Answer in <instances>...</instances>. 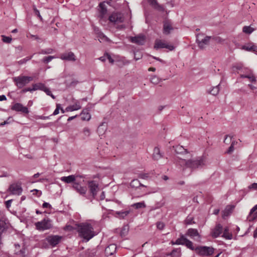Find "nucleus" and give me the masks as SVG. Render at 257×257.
Segmentation results:
<instances>
[{"label": "nucleus", "instance_id": "1", "mask_svg": "<svg viewBox=\"0 0 257 257\" xmlns=\"http://www.w3.org/2000/svg\"><path fill=\"white\" fill-rule=\"evenodd\" d=\"M76 225L79 236L86 241H89L96 234L94 228L90 223L87 222L81 223L76 224Z\"/></svg>", "mask_w": 257, "mask_h": 257}, {"label": "nucleus", "instance_id": "2", "mask_svg": "<svg viewBox=\"0 0 257 257\" xmlns=\"http://www.w3.org/2000/svg\"><path fill=\"white\" fill-rule=\"evenodd\" d=\"M180 159L184 160L185 166L191 169L192 170L202 168L206 164V161L203 156L198 157L195 158L187 160L182 158H180Z\"/></svg>", "mask_w": 257, "mask_h": 257}, {"label": "nucleus", "instance_id": "3", "mask_svg": "<svg viewBox=\"0 0 257 257\" xmlns=\"http://www.w3.org/2000/svg\"><path fill=\"white\" fill-rule=\"evenodd\" d=\"M13 79L15 85L18 88L20 89L32 81L33 80V77L32 76H19L14 77Z\"/></svg>", "mask_w": 257, "mask_h": 257}, {"label": "nucleus", "instance_id": "4", "mask_svg": "<svg viewBox=\"0 0 257 257\" xmlns=\"http://www.w3.org/2000/svg\"><path fill=\"white\" fill-rule=\"evenodd\" d=\"M214 250V248L212 246H198L195 247V251L199 256H208L213 254Z\"/></svg>", "mask_w": 257, "mask_h": 257}, {"label": "nucleus", "instance_id": "5", "mask_svg": "<svg viewBox=\"0 0 257 257\" xmlns=\"http://www.w3.org/2000/svg\"><path fill=\"white\" fill-rule=\"evenodd\" d=\"M36 229L39 231H44L49 229L53 227L52 220L48 217L45 218L41 221L35 223Z\"/></svg>", "mask_w": 257, "mask_h": 257}, {"label": "nucleus", "instance_id": "6", "mask_svg": "<svg viewBox=\"0 0 257 257\" xmlns=\"http://www.w3.org/2000/svg\"><path fill=\"white\" fill-rule=\"evenodd\" d=\"M81 184L82 181L80 180H77L76 182H75L74 184H72V188L80 195L85 197L87 190V187L86 186H81Z\"/></svg>", "mask_w": 257, "mask_h": 257}, {"label": "nucleus", "instance_id": "7", "mask_svg": "<svg viewBox=\"0 0 257 257\" xmlns=\"http://www.w3.org/2000/svg\"><path fill=\"white\" fill-rule=\"evenodd\" d=\"M110 22L114 24L123 22L124 18L123 15L119 12H113L108 17Z\"/></svg>", "mask_w": 257, "mask_h": 257}, {"label": "nucleus", "instance_id": "8", "mask_svg": "<svg viewBox=\"0 0 257 257\" xmlns=\"http://www.w3.org/2000/svg\"><path fill=\"white\" fill-rule=\"evenodd\" d=\"M90 193L91 194L92 198L88 197L87 199L92 200L95 198L97 191L99 189L98 184L95 181H90L88 183Z\"/></svg>", "mask_w": 257, "mask_h": 257}, {"label": "nucleus", "instance_id": "9", "mask_svg": "<svg viewBox=\"0 0 257 257\" xmlns=\"http://www.w3.org/2000/svg\"><path fill=\"white\" fill-rule=\"evenodd\" d=\"M23 191L20 184L13 183L10 185L7 191L10 192L11 194L20 195Z\"/></svg>", "mask_w": 257, "mask_h": 257}, {"label": "nucleus", "instance_id": "10", "mask_svg": "<svg viewBox=\"0 0 257 257\" xmlns=\"http://www.w3.org/2000/svg\"><path fill=\"white\" fill-rule=\"evenodd\" d=\"M200 35H197L196 42L198 44V47L201 49H203L205 47V45H209L210 40L212 38L211 36H206L203 39H200Z\"/></svg>", "mask_w": 257, "mask_h": 257}, {"label": "nucleus", "instance_id": "11", "mask_svg": "<svg viewBox=\"0 0 257 257\" xmlns=\"http://www.w3.org/2000/svg\"><path fill=\"white\" fill-rule=\"evenodd\" d=\"M154 48L155 49L166 48L170 51H173L175 49L173 45H169L161 40L156 41L155 44Z\"/></svg>", "mask_w": 257, "mask_h": 257}, {"label": "nucleus", "instance_id": "12", "mask_svg": "<svg viewBox=\"0 0 257 257\" xmlns=\"http://www.w3.org/2000/svg\"><path fill=\"white\" fill-rule=\"evenodd\" d=\"M11 109L16 111L21 112L24 114H28L29 112L28 108L23 106V105L20 103H15L12 106Z\"/></svg>", "mask_w": 257, "mask_h": 257}, {"label": "nucleus", "instance_id": "13", "mask_svg": "<svg viewBox=\"0 0 257 257\" xmlns=\"http://www.w3.org/2000/svg\"><path fill=\"white\" fill-rule=\"evenodd\" d=\"M60 58L63 60L68 61H75L76 56L72 52H65L61 54Z\"/></svg>", "mask_w": 257, "mask_h": 257}, {"label": "nucleus", "instance_id": "14", "mask_svg": "<svg viewBox=\"0 0 257 257\" xmlns=\"http://www.w3.org/2000/svg\"><path fill=\"white\" fill-rule=\"evenodd\" d=\"M62 236L59 235H51L48 236L46 238V240L48 243L52 246H55L58 244L61 241Z\"/></svg>", "mask_w": 257, "mask_h": 257}, {"label": "nucleus", "instance_id": "15", "mask_svg": "<svg viewBox=\"0 0 257 257\" xmlns=\"http://www.w3.org/2000/svg\"><path fill=\"white\" fill-rule=\"evenodd\" d=\"M146 37L144 35H139L135 37H132L131 38V41L133 43L137 45H143L145 43Z\"/></svg>", "mask_w": 257, "mask_h": 257}, {"label": "nucleus", "instance_id": "16", "mask_svg": "<svg viewBox=\"0 0 257 257\" xmlns=\"http://www.w3.org/2000/svg\"><path fill=\"white\" fill-rule=\"evenodd\" d=\"M104 4L105 2H103L99 4V7L100 8V10L99 11V17L100 20H102L105 18V16L107 12V8Z\"/></svg>", "mask_w": 257, "mask_h": 257}, {"label": "nucleus", "instance_id": "17", "mask_svg": "<svg viewBox=\"0 0 257 257\" xmlns=\"http://www.w3.org/2000/svg\"><path fill=\"white\" fill-rule=\"evenodd\" d=\"M222 226L220 224H217L211 232V235L214 238L218 237L222 233Z\"/></svg>", "mask_w": 257, "mask_h": 257}, {"label": "nucleus", "instance_id": "18", "mask_svg": "<svg viewBox=\"0 0 257 257\" xmlns=\"http://www.w3.org/2000/svg\"><path fill=\"white\" fill-rule=\"evenodd\" d=\"M15 253L17 255H20L22 257H26L25 255V247L24 246L22 248H20V245L18 243L15 244Z\"/></svg>", "mask_w": 257, "mask_h": 257}, {"label": "nucleus", "instance_id": "19", "mask_svg": "<svg viewBox=\"0 0 257 257\" xmlns=\"http://www.w3.org/2000/svg\"><path fill=\"white\" fill-rule=\"evenodd\" d=\"M75 177L76 176H73V175H69L68 176H64L60 178V180L61 181L65 182L67 184H70L72 183V184H74L75 182H76L77 180H75Z\"/></svg>", "mask_w": 257, "mask_h": 257}, {"label": "nucleus", "instance_id": "20", "mask_svg": "<svg viewBox=\"0 0 257 257\" xmlns=\"http://www.w3.org/2000/svg\"><path fill=\"white\" fill-rule=\"evenodd\" d=\"M174 29L170 23L168 21H165L163 24V33L165 35H169L171 30Z\"/></svg>", "mask_w": 257, "mask_h": 257}, {"label": "nucleus", "instance_id": "21", "mask_svg": "<svg viewBox=\"0 0 257 257\" xmlns=\"http://www.w3.org/2000/svg\"><path fill=\"white\" fill-rule=\"evenodd\" d=\"M151 5L156 10L160 12H164L165 9L163 6L160 5L157 0H152L150 2Z\"/></svg>", "mask_w": 257, "mask_h": 257}, {"label": "nucleus", "instance_id": "22", "mask_svg": "<svg viewBox=\"0 0 257 257\" xmlns=\"http://www.w3.org/2000/svg\"><path fill=\"white\" fill-rule=\"evenodd\" d=\"M89 110L87 108L83 109L82 112L80 114L82 120L88 121L91 118V115L89 112Z\"/></svg>", "mask_w": 257, "mask_h": 257}, {"label": "nucleus", "instance_id": "23", "mask_svg": "<svg viewBox=\"0 0 257 257\" xmlns=\"http://www.w3.org/2000/svg\"><path fill=\"white\" fill-rule=\"evenodd\" d=\"M116 246L114 244H111L108 245L106 248H105V252L108 255H111L114 254L116 252Z\"/></svg>", "mask_w": 257, "mask_h": 257}, {"label": "nucleus", "instance_id": "24", "mask_svg": "<svg viewBox=\"0 0 257 257\" xmlns=\"http://www.w3.org/2000/svg\"><path fill=\"white\" fill-rule=\"evenodd\" d=\"M163 156L160 153V150L159 148L155 147L154 149V152L153 154V158L155 160H158L159 159L162 158Z\"/></svg>", "mask_w": 257, "mask_h": 257}, {"label": "nucleus", "instance_id": "25", "mask_svg": "<svg viewBox=\"0 0 257 257\" xmlns=\"http://www.w3.org/2000/svg\"><path fill=\"white\" fill-rule=\"evenodd\" d=\"M130 186L133 188L138 189L140 187H146V186L143 185L140 183L139 180L134 179L130 183Z\"/></svg>", "mask_w": 257, "mask_h": 257}, {"label": "nucleus", "instance_id": "26", "mask_svg": "<svg viewBox=\"0 0 257 257\" xmlns=\"http://www.w3.org/2000/svg\"><path fill=\"white\" fill-rule=\"evenodd\" d=\"M187 239V238H186L184 235L181 234L179 238H178L175 242L172 241L171 243L172 244L183 245Z\"/></svg>", "mask_w": 257, "mask_h": 257}, {"label": "nucleus", "instance_id": "27", "mask_svg": "<svg viewBox=\"0 0 257 257\" xmlns=\"http://www.w3.org/2000/svg\"><path fill=\"white\" fill-rule=\"evenodd\" d=\"M167 256H171L172 257H180L181 255V249L174 248L171 252L167 254Z\"/></svg>", "mask_w": 257, "mask_h": 257}, {"label": "nucleus", "instance_id": "28", "mask_svg": "<svg viewBox=\"0 0 257 257\" xmlns=\"http://www.w3.org/2000/svg\"><path fill=\"white\" fill-rule=\"evenodd\" d=\"M175 151L177 154L184 155L188 153L186 149H184L182 146L179 145L177 146L175 148Z\"/></svg>", "mask_w": 257, "mask_h": 257}, {"label": "nucleus", "instance_id": "29", "mask_svg": "<svg viewBox=\"0 0 257 257\" xmlns=\"http://www.w3.org/2000/svg\"><path fill=\"white\" fill-rule=\"evenodd\" d=\"M81 108V106L78 102H77L75 103V104L73 105L68 106L66 108V110L67 111H72L74 110H78Z\"/></svg>", "mask_w": 257, "mask_h": 257}, {"label": "nucleus", "instance_id": "30", "mask_svg": "<svg viewBox=\"0 0 257 257\" xmlns=\"http://www.w3.org/2000/svg\"><path fill=\"white\" fill-rule=\"evenodd\" d=\"M187 234L190 237H194L195 236H199V234L197 229L194 228H190L188 229Z\"/></svg>", "mask_w": 257, "mask_h": 257}, {"label": "nucleus", "instance_id": "31", "mask_svg": "<svg viewBox=\"0 0 257 257\" xmlns=\"http://www.w3.org/2000/svg\"><path fill=\"white\" fill-rule=\"evenodd\" d=\"M222 237L226 239H231L232 238V234L229 232V228L228 227H225Z\"/></svg>", "mask_w": 257, "mask_h": 257}, {"label": "nucleus", "instance_id": "32", "mask_svg": "<svg viewBox=\"0 0 257 257\" xmlns=\"http://www.w3.org/2000/svg\"><path fill=\"white\" fill-rule=\"evenodd\" d=\"M242 49L245 50L247 51H252L257 53V46L252 44L251 46H243L241 48Z\"/></svg>", "mask_w": 257, "mask_h": 257}, {"label": "nucleus", "instance_id": "33", "mask_svg": "<svg viewBox=\"0 0 257 257\" xmlns=\"http://www.w3.org/2000/svg\"><path fill=\"white\" fill-rule=\"evenodd\" d=\"M45 87V85L44 84L42 83H38L33 84L32 90H33V91H35V90H41L43 91Z\"/></svg>", "mask_w": 257, "mask_h": 257}, {"label": "nucleus", "instance_id": "34", "mask_svg": "<svg viewBox=\"0 0 257 257\" xmlns=\"http://www.w3.org/2000/svg\"><path fill=\"white\" fill-rule=\"evenodd\" d=\"M257 219V211L250 214V211L247 217V219L249 222H253Z\"/></svg>", "mask_w": 257, "mask_h": 257}, {"label": "nucleus", "instance_id": "35", "mask_svg": "<svg viewBox=\"0 0 257 257\" xmlns=\"http://www.w3.org/2000/svg\"><path fill=\"white\" fill-rule=\"evenodd\" d=\"M255 30V29L251 27L250 26H244L243 27V28H242V32L243 33H245V34H250Z\"/></svg>", "mask_w": 257, "mask_h": 257}, {"label": "nucleus", "instance_id": "36", "mask_svg": "<svg viewBox=\"0 0 257 257\" xmlns=\"http://www.w3.org/2000/svg\"><path fill=\"white\" fill-rule=\"evenodd\" d=\"M219 91V84L217 86H214L209 91V93L213 95H216L218 94Z\"/></svg>", "mask_w": 257, "mask_h": 257}, {"label": "nucleus", "instance_id": "37", "mask_svg": "<svg viewBox=\"0 0 257 257\" xmlns=\"http://www.w3.org/2000/svg\"><path fill=\"white\" fill-rule=\"evenodd\" d=\"M130 210H126L124 211H117L116 212V214L118 215V217L120 219H123L130 213Z\"/></svg>", "mask_w": 257, "mask_h": 257}, {"label": "nucleus", "instance_id": "38", "mask_svg": "<svg viewBox=\"0 0 257 257\" xmlns=\"http://www.w3.org/2000/svg\"><path fill=\"white\" fill-rule=\"evenodd\" d=\"M6 228V223L5 221H0V237H1V235L4 231ZM2 243L1 242V237H0V244Z\"/></svg>", "mask_w": 257, "mask_h": 257}, {"label": "nucleus", "instance_id": "39", "mask_svg": "<svg viewBox=\"0 0 257 257\" xmlns=\"http://www.w3.org/2000/svg\"><path fill=\"white\" fill-rule=\"evenodd\" d=\"M233 206H227L224 211V212H223V215L222 216V217L224 218V216H228L229 215H230V214L232 212V210L233 208Z\"/></svg>", "mask_w": 257, "mask_h": 257}, {"label": "nucleus", "instance_id": "40", "mask_svg": "<svg viewBox=\"0 0 257 257\" xmlns=\"http://www.w3.org/2000/svg\"><path fill=\"white\" fill-rule=\"evenodd\" d=\"M183 245H185L187 248L191 249L192 250L195 251V247H194L193 245V242L191 241L188 240V239H187V240Z\"/></svg>", "mask_w": 257, "mask_h": 257}, {"label": "nucleus", "instance_id": "41", "mask_svg": "<svg viewBox=\"0 0 257 257\" xmlns=\"http://www.w3.org/2000/svg\"><path fill=\"white\" fill-rule=\"evenodd\" d=\"M132 206L136 209H139L146 207V205L144 202H141L134 203L132 205Z\"/></svg>", "mask_w": 257, "mask_h": 257}, {"label": "nucleus", "instance_id": "42", "mask_svg": "<svg viewBox=\"0 0 257 257\" xmlns=\"http://www.w3.org/2000/svg\"><path fill=\"white\" fill-rule=\"evenodd\" d=\"M160 81V79L156 75L152 76L151 78V82L154 84H158Z\"/></svg>", "mask_w": 257, "mask_h": 257}, {"label": "nucleus", "instance_id": "43", "mask_svg": "<svg viewBox=\"0 0 257 257\" xmlns=\"http://www.w3.org/2000/svg\"><path fill=\"white\" fill-rule=\"evenodd\" d=\"M55 58V57L54 56H49L44 57L42 59V61L43 63H44L45 64H47Z\"/></svg>", "mask_w": 257, "mask_h": 257}, {"label": "nucleus", "instance_id": "44", "mask_svg": "<svg viewBox=\"0 0 257 257\" xmlns=\"http://www.w3.org/2000/svg\"><path fill=\"white\" fill-rule=\"evenodd\" d=\"M33 56H30V57H27L23 59L20 60V61H18V64L19 65H22L23 64L26 63L27 61L30 60Z\"/></svg>", "mask_w": 257, "mask_h": 257}, {"label": "nucleus", "instance_id": "45", "mask_svg": "<svg viewBox=\"0 0 257 257\" xmlns=\"http://www.w3.org/2000/svg\"><path fill=\"white\" fill-rule=\"evenodd\" d=\"M2 41L6 43H10L12 42V39L10 37H7L5 35H2Z\"/></svg>", "mask_w": 257, "mask_h": 257}, {"label": "nucleus", "instance_id": "46", "mask_svg": "<svg viewBox=\"0 0 257 257\" xmlns=\"http://www.w3.org/2000/svg\"><path fill=\"white\" fill-rule=\"evenodd\" d=\"M242 64L241 63H236L232 66L233 71H235V70H240L242 69Z\"/></svg>", "mask_w": 257, "mask_h": 257}, {"label": "nucleus", "instance_id": "47", "mask_svg": "<svg viewBox=\"0 0 257 257\" xmlns=\"http://www.w3.org/2000/svg\"><path fill=\"white\" fill-rule=\"evenodd\" d=\"M53 52V49L52 48H48L45 50H42L40 53L43 54H51Z\"/></svg>", "mask_w": 257, "mask_h": 257}, {"label": "nucleus", "instance_id": "48", "mask_svg": "<svg viewBox=\"0 0 257 257\" xmlns=\"http://www.w3.org/2000/svg\"><path fill=\"white\" fill-rule=\"evenodd\" d=\"M185 223L186 224H191L192 223H194V221H193V218L192 217L188 216L185 220Z\"/></svg>", "mask_w": 257, "mask_h": 257}, {"label": "nucleus", "instance_id": "49", "mask_svg": "<svg viewBox=\"0 0 257 257\" xmlns=\"http://www.w3.org/2000/svg\"><path fill=\"white\" fill-rule=\"evenodd\" d=\"M251 82H255L256 81L255 77L253 76V75L251 73H249L247 74V78Z\"/></svg>", "mask_w": 257, "mask_h": 257}, {"label": "nucleus", "instance_id": "50", "mask_svg": "<svg viewBox=\"0 0 257 257\" xmlns=\"http://www.w3.org/2000/svg\"><path fill=\"white\" fill-rule=\"evenodd\" d=\"M157 227L160 230H162L165 227V224L163 222H158L156 223Z\"/></svg>", "mask_w": 257, "mask_h": 257}, {"label": "nucleus", "instance_id": "51", "mask_svg": "<svg viewBox=\"0 0 257 257\" xmlns=\"http://www.w3.org/2000/svg\"><path fill=\"white\" fill-rule=\"evenodd\" d=\"M248 188L249 190H257V183H253L248 186Z\"/></svg>", "mask_w": 257, "mask_h": 257}, {"label": "nucleus", "instance_id": "52", "mask_svg": "<svg viewBox=\"0 0 257 257\" xmlns=\"http://www.w3.org/2000/svg\"><path fill=\"white\" fill-rule=\"evenodd\" d=\"M34 11L35 14L40 19V21H43V18L40 14L39 11L35 7L34 8Z\"/></svg>", "mask_w": 257, "mask_h": 257}, {"label": "nucleus", "instance_id": "53", "mask_svg": "<svg viewBox=\"0 0 257 257\" xmlns=\"http://www.w3.org/2000/svg\"><path fill=\"white\" fill-rule=\"evenodd\" d=\"M60 109V104H56V108L55 110H54L53 113L52 115H57L59 113V110Z\"/></svg>", "mask_w": 257, "mask_h": 257}, {"label": "nucleus", "instance_id": "54", "mask_svg": "<svg viewBox=\"0 0 257 257\" xmlns=\"http://www.w3.org/2000/svg\"><path fill=\"white\" fill-rule=\"evenodd\" d=\"M234 150V146L231 145L225 153L227 154H231L233 152Z\"/></svg>", "mask_w": 257, "mask_h": 257}, {"label": "nucleus", "instance_id": "55", "mask_svg": "<svg viewBox=\"0 0 257 257\" xmlns=\"http://www.w3.org/2000/svg\"><path fill=\"white\" fill-rule=\"evenodd\" d=\"M105 55H106L107 59L111 64H113L114 63V60L111 58V56L109 54L106 53Z\"/></svg>", "mask_w": 257, "mask_h": 257}, {"label": "nucleus", "instance_id": "56", "mask_svg": "<svg viewBox=\"0 0 257 257\" xmlns=\"http://www.w3.org/2000/svg\"><path fill=\"white\" fill-rule=\"evenodd\" d=\"M73 176H76L75 180H79L78 179L79 178L84 179L85 178L84 175H79V174H75L73 175Z\"/></svg>", "mask_w": 257, "mask_h": 257}, {"label": "nucleus", "instance_id": "57", "mask_svg": "<svg viewBox=\"0 0 257 257\" xmlns=\"http://www.w3.org/2000/svg\"><path fill=\"white\" fill-rule=\"evenodd\" d=\"M78 83H79L78 81L76 80H73L70 82L69 86L70 87H72V86L74 87V86H76Z\"/></svg>", "mask_w": 257, "mask_h": 257}, {"label": "nucleus", "instance_id": "58", "mask_svg": "<svg viewBox=\"0 0 257 257\" xmlns=\"http://www.w3.org/2000/svg\"><path fill=\"white\" fill-rule=\"evenodd\" d=\"M33 91V90H32V88L29 87V88H26L23 89L21 90V93H26L27 91L32 92Z\"/></svg>", "mask_w": 257, "mask_h": 257}, {"label": "nucleus", "instance_id": "59", "mask_svg": "<svg viewBox=\"0 0 257 257\" xmlns=\"http://www.w3.org/2000/svg\"><path fill=\"white\" fill-rule=\"evenodd\" d=\"M83 133L86 136H89L90 135V131L88 128L85 127L83 129Z\"/></svg>", "mask_w": 257, "mask_h": 257}, {"label": "nucleus", "instance_id": "60", "mask_svg": "<svg viewBox=\"0 0 257 257\" xmlns=\"http://www.w3.org/2000/svg\"><path fill=\"white\" fill-rule=\"evenodd\" d=\"M212 38L218 43H221L223 41L222 39L219 37H213Z\"/></svg>", "mask_w": 257, "mask_h": 257}, {"label": "nucleus", "instance_id": "61", "mask_svg": "<svg viewBox=\"0 0 257 257\" xmlns=\"http://www.w3.org/2000/svg\"><path fill=\"white\" fill-rule=\"evenodd\" d=\"M12 201H13V200L11 199V200H9L8 201H7L6 202V206L7 208H9L10 207Z\"/></svg>", "mask_w": 257, "mask_h": 257}, {"label": "nucleus", "instance_id": "62", "mask_svg": "<svg viewBox=\"0 0 257 257\" xmlns=\"http://www.w3.org/2000/svg\"><path fill=\"white\" fill-rule=\"evenodd\" d=\"M43 91H44L48 95H50V94L51 93V91H50V90L46 86L45 87Z\"/></svg>", "mask_w": 257, "mask_h": 257}, {"label": "nucleus", "instance_id": "63", "mask_svg": "<svg viewBox=\"0 0 257 257\" xmlns=\"http://www.w3.org/2000/svg\"><path fill=\"white\" fill-rule=\"evenodd\" d=\"M42 207L43 208H51V205L49 203H47V202H44L43 205H42Z\"/></svg>", "mask_w": 257, "mask_h": 257}, {"label": "nucleus", "instance_id": "64", "mask_svg": "<svg viewBox=\"0 0 257 257\" xmlns=\"http://www.w3.org/2000/svg\"><path fill=\"white\" fill-rule=\"evenodd\" d=\"M257 210V204L255 205L254 207H253L251 209H250V214H251L252 213H253L254 212H255V211H256Z\"/></svg>", "mask_w": 257, "mask_h": 257}]
</instances>
